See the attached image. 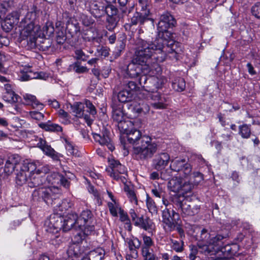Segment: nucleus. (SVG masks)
<instances>
[{
	"instance_id": "f257e3e1",
	"label": "nucleus",
	"mask_w": 260,
	"mask_h": 260,
	"mask_svg": "<svg viewBox=\"0 0 260 260\" xmlns=\"http://www.w3.org/2000/svg\"><path fill=\"white\" fill-rule=\"evenodd\" d=\"M50 170L48 165L42 166L38 160H24L16 177V183L22 185L27 183L31 188L36 187L43 184H51L52 186L38 188L33 191L32 196L34 200L42 199L47 204H52L53 200H56L59 193V182L61 181L62 175L55 172L51 173L46 177L43 175L48 173Z\"/></svg>"
},
{
	"instance_id": "f03ea898",
	"label": "nucleus",
	"mask_w": 260,
	"mask_h": 260,
	"mask_svg": "<svg viewBox=\"0 0 260 260\" xmlns=\"http://www.w3.org/2000/svg\"><path fill=\"white\" fill-rule=\"evenodd\" d=\"M162 41L158 39L149 43L141 39L136 41L135 58L127 66V74L131 78H137L141 74L153 76L161 72V68L158 63L167 58Z\"/></svg>"
},
{
	"instance_id": "7ed1b4c3",
	"label": "nucleus",
	"mask_w": 260,
	"mask_h": 260,
	"mask_svg": "<svg viewBox=\"0 0 260 260\" xmlns=\"http://www.w3.org/2000/svg\"><path fill=\"white\" fill-rule=\"evenodd\" d=\"M198 240V248L195 246L190 248L189 255L190 260H194L198 253L205 255L203 260H219L216 257L217 252L231 251L230 246L229 242H226V237L219 234H211L205 229L201 230Z\"/></svg>"
},
{
	"instance_id": "20e7f679",
	"label": "nucleus",
	"mask_w": 260,
	"mask_h": 260,
	"mask_svg": "<svg viewBox=\"0 0 260 260\" xmlns=\"http://www.w3.org/2000/svg\"><path fill=\"white\" fill-rule=\"evenodd\" d=\"M175 23V20L169 13L166 12L162 14L157 24V37L153 41L147 42L154 43L156 40L161 39L166 56L167 57L168 54H171L172 55L170 56L171 57L178 59V54L181 51L180 48V44L172 39L171 34L168 31V29L174 26Z\"/></svg>"
},
{
	"instance_id": "39448f33",
	"label": "nucleus",
	"mask_w": 260,
	"mask_h": 260,
	"mask_svg": "<svg viewBox=\"0 0 260 260\" xmlns=\"http://www.w3.org/2000/svg\"><path fill=\"white\" fill-rule=\"evenodd\" d=\"M140 145L134 147L133 156L137 160H145L151 158L157 149L156 143L146 135L141 138Z\"/></svg>"
},
{
	"instance_id": "423d86ee",
	"label": "nucleus",
	"mask_w": 260,
	"mask_h": 260,
	"mask_svg": "<svg viewBox=\"0 0 260 260\" xmlns=\"http://www.w3.org/2000/svg\"><path fill=\"white\" fill-rule=\"evenodd\" d=\"M92 216L91 212L88 210L83 211L80 217H78L75 213L69 214L64 218L63 229L65 231H69L73 226H75V228L78 227L79 229H81V228L84 229L89 226H94L91 225Z\"/></svg>"
},
{
	"instance_id": "0eeeda50",
	"label": "nucleus",
	"mask_w": 260,
	"mask_h": 260,
	"mask_svg": "<svg viewBox=\"0 0 260 260\" xmlns=\"http://www.w3.org/2000/svg\"><path fill=\"white\" fill-rule=\"evenodd\" d=\"M110 168L107 169L108 174L114 180L125 184L126 182V169L119 161L109 160Z\"/></svg>"
},
{
	"instance_id": "6e6552de",
	"label": "nucleus",
	"mask_w": 260,
	"mask_h": 260,
	"mask_svg": "<svg viewBox=\"0 0 260 260\" xmlns=\"http://www.w3.org/2000/svg\"><path fill=\"white\" fill-rule=\"evenodd\" d=\"M145 89L142 92L143 95H146L145 97L148 100H152L153 102L151 103L152 106L156 109H162L167 107V104L166 99L162 96L160 93L157 92L156 89L151 86H146Z\"/></svg>"
},
{
	"instance_id": "1a4fd4ad",
	"label": "nucleus",
	"mask_w": 260,
	"mask_h": 260,
	"mask_svg": "<svg viewBox=\"0 0 260 260\" xmlns=\"http://www.w3.org/2000/svg\"><path fill=\"white\" fill-rule=\"evenodd\" d=\"M187 178L177 175L172 178L168 182V188L174 192L181 191L182 193H186L192 189V185L187 182Z\"/></svg>"
},
{
	"instance_id": "9d476101",
	"label": "nucleus",
	"mask_w": 260,
	"mask_h": 260,
	"mask_svg": "<svg viewBox=\"0 0 260 260\" xmlns=\"http://www.w3.org/2000/svg\"><path fill=\"white\" fill-rule=\"evenodd\" d=\"M140 128H133L125 135L121 137V147L124 150L123 154L127 155L129 144H136L138 142L141 141V138L143 137L139 130Z\"/></svg>"
},
{
	"instance_id": "9b49d317",
	"label": "nucleus",
	"mask_w": 260,
	"mask_h": 260,
	"mask_svg": "<svg viewBox=\"0 0 260 260\" xmlns=\"http://www.w3.org/2000/svg\"><path fill=\"white\" fill-rule=\"evenodd\" d=\"M170 168L172 171L177 172V175H179L180 177H184V178H187L192 170L190 165L185 159L179 158L172 160Z\"/></svg>"
},
{
	"instance_id": "f8f14e48",
	"label": "nucleus",
	"mask_w": 260,
	"mask_h": 260,
	"mask_svg": "<svg viewBox=\"0 0 260 260\" xmlns=\"http://www.w3.org/2000/svg\"><path fill=\"white\" fill-rule=\"evenodd\" d=\"M171 208H165L162 212V222L165 224L164 228L167 231H172L175 228L176 223V217L178 218L179 215Z\"/></svg>"
},
{
	"instance_id": "ddd939ff",
	"label": "nucleus",
	"mask_w": 260,
	"mask_h": 260,
	"mask_svg": "<svg viewBox=\"0 0 260 260\" xmlns=\"http://www.w3.org/2000/svg\"><path fill=\"white\" fill-rule=\"evenodd\" d=\"M117 126L121 133L126 134L133 128H141L142 123L139 119L131 120L126 117L117 123Z\"/></svg>"
},
{
	"instance_id": "4468645a",
	"label": "nucleus",
	"mask_w": 260,
	"mask_h": 260,
	"mask_svg": "<svg viewBox=\"0 0 260 260\" xmlns=\"http://www.w3.org/2000/svg\"><path fill=\"white\" fill-rule=\"evenodd\" d=\"M37 141L38 142L37 146L42 150L45 154L51 157L53 159L58 160L60 157H63L61 154L56 152L44 139L39 138Z\"/></svg>"
},
{
	"instance_id": "2eb2a0df",
	"label": "nucleus",
	"mask_w": 260,
	"mask_h": 260,
	"mask_svg": "<svg viewBox=\"0 0 260 260\" xmlns=\"http://www.w3.org/2000/svg\"><path fill=\"white\" fill-rule=\"evenodd\" d=\"M24 27L23 31L27 37L29 38V41L32 43H35L38 36H42L39 33L40 26L36 24V23H28L25 24L21 25Z\"/></svg>"
},
{
	"instance_id": "dca6fc26",
	"label": "nucleus",
	"mask_w": 260,
	"mask_h": 260,
	"mask_svg": "<svg viewBox=\"0 0 260 260\" xmlns=\"http://www.w3.org/2000/svg\"><path fill=\"white\" fill-rule=\"evenodd\" d=\"M170 159V155L166 152L160 153L156 155L153 160L154 168L159 171L164 169L168 164Z\"/></svg>"
},
{
	"instance_id": "f3484780",
	"label": "nucleus",
	"mask_w": 260,
	"mask_h": 260,
	"mask_svg": "<svg viewBox=\"0 0 260 260\" xmlns=\"http://www.w3.org/2000/svg\"><path fill=\"white\" fill-rule=\"evenodd\" d=\"M81 231L77 232L72 239L73 243H77L80 245L82 241L85 239L86 237L92 234L94 232V226H89L84 228L79 229Z\"/></svg>"
},
{
	"instance_id": "a211bd4d",
	"label": "nucleus",
	"mask_w": 260,
	"mask_h": 260,
	"mask_svg": "<svg viewBox=\"0 0 260 260\" xmlns=\"http://www.w3.org/2000/svg\"><path fill=\"white\" fill-rule=\"evenodd\" d=\"M71 108L72 112L75 116L78 118L84 117L88 125L91 123V121L89 118L88 115L84 114L85 106L84 103H75L71 106Z\"/></svg>"
},
{
	"instance_id": "6ab92c4d",
	"label": "nucleus",
	"mask_w": 260,
	"mask_h": 260,
	"mask_svg": "<svg viewBox=\"0 0 260 260\" xmlns=\"http://www.w3.org/2000/svg\"><path fill=\"white\" fill-rule=\"evenodd\" d=\"M62 222V218H59V220H57L56 221L53 218L47 220L45 222V225L48 226L46 230L48 232L56 233L59 230L62 229L63 231L67 232V231H65L63 227L64 224V219L63 223Z\"/></svg>"
},
{
	"instance_id": "aec40b11",
	"label": "nucleus",
	"mask_w": 260,
	"mask_h": 260,
	"mask_svg": "<svg viewBox=\"0 0 260 260\" xmlns=\"http://www.w3.org/2000/svg\"><path fill=\"white\" fill-rule=\"evenodd\" d=\"M128 108L133 113L139 115L141 113L146 114L149 111V107L142 101L137 102L133 101L128 105Z\"/></svg>"
},
{
	"instance_id": "412c9836",
	"label": "nucleus",
	"mask_w": 260,
	"mask_h": 260,
	"mask_svg": "<svg viewBox=\"0 0 260 260\" xmlns=\"http://www.w3.org/2000/svg\"><path fill=\"white\" fill-rule=\"evenodd\" d=\"M5 91L3 93L2 99L6 102L15 103L18 102L20 96L12 90L11 86L9 84L5 85Z\"/></svg>"
},
{
	"instance_id": "4be33fe9",
	"label": "nucleus",
	"mask_w": 260,
	"mask_h": 260,
	"mask_svg": "<svg viewBox=\"0 0 260 260\" xmlns=\"http://www.w3.org/2000/svg\"><path fill=\"white\" fill-rule=\"evenodd\" d=\"M20 161V157L17 155L9 156L5 164L4 168L5 173L8 175L12 173L16 166L19 164Z\"/></svg>"
},
{
	"instance_id": "5701e85b",
	"label": "nucleus",
	"mask_w": 260,
	"mask_h": 260,
	"mask_svg": "<svg viewBox=\"0 0 260 260\" xmlns=\"http://www.w3.org/2000/svg\"><path fill=\"white\" fill-rule=\"evenodd\" d=\"M93 137L94 140L102 146H106L111 151L114 149V146L111 143L110 138L107 132L103 133L102 136L100 134L93 133Z\"/></svg>"
},
{
	"instance_id": "b1692460",
	"label": "nucleus",
	"mask_w": 260,
	"mask_h": 260,
	"mask_svg": "<svg viewBox=\"0 0 260 260\" xmlns=\"http://www.w3.org/2000/svg\"><path fill=\"white\" fill-rule=\"evenodd\" d=\"M48 75L44 72L33 73L22 72L19 75V80L22 81H28L32 79L47 80Z\"/></svg>"
},
{
	"instance_id": "393cba45",
	"label": "nucleus",
	"mask_w": 260,
	"mask_h": 260,
	"mask_svg": "<svg viewBox=\"0 0 260 260\" xmlns=\"http://www.w3.org/2000/svg\"><path fill=\"white\" fill-rule=\"evenodd\" d=\"M22 96L27 105L30 106L32 108L37 110H41L44 109V105L40 102L35 95L25 93Z\"/></svg>"
},
{
	"instance_id": "a878e982",
	"label": "nucleus",
	"mask_w": 260,
	"mask_h": 260,
	"mask_svg": "<svg viewBox=\"0 0 260 260\" xmlns=\"http://www.w3.org/2000/svg\"><path fill=\"white\" fill-rule=\"evenodd\" d=\"M105 255V250L101 247H97L90 251L83 257V260H102Z\"/></svg>"
},
{
	"instance_id": "bb28decb",
	"label": "nucleus",
	"mask_w": 260,
	"mask_h": 260,
	"mask_svg": "<svg viewBox=\"0 0 260 260\" xmlns=\"http://www.w3.org/2000/svg\"><path fill=\"white\" fill-rule=\"evenodd\" d=\"M85 252V249L81 247V245L72 243L67 250V254L69 257H78Z\"/></svg>"
},
{
	"instance_id": "cd10ccee",
	"label": "nucleus",
	"mask_w": 260,
	"mask_h": 260,
	"mask_svg": "<svg viewBox=\"0 0 260 260\" xmlns=\"http://www.w3.org/2000/svg\"><path fill=\"white\" fill-rule=\"evenodd\" d=\"M112 109V118L117 123L126 117L123 112V105L121 103L117 105H113Z\"/></svg>"
},
{
	"instance_id": "c85d7f7f",
	"label": "nucleus",
	"mask_w": 260,
	"mask_h": 260,
	"mask_svg": "<svg viewBox=\"0 0 260 260\" xmlns=\"http://www.w3.org/2000/svg\"><path fill=\"white\" fill-rule=\"evenodd\" d=\"M149 14V11H146L145 13L136 12L133 17L131 18V25H135L138 23L142 24L145 21L148 20V16Z\"/></svg>"
},
{
	"instance_id": "c756f323",
	"label": "nucleus",
	"mask_w": 260,
	"mask_h": 260,
	"mask_svg": "<svg viewBox=\"0 0 260 260\" xmlns=\"http://www.w3.org/2000/svg\"><path fill=\"white\" fill-rule=\"evenodd\" d=\"M179 207L180 208L181 213L183 216H193L198 212L199 209L197 207L191 208V206L186 202H179Z\"/></svg>"
},
{
	"instance_id": "7c9ffc66",
	"label": "nucleus",
	"mask_w": 260,
	"mask_h": 260,
	"mask_svg": "<svg viewBox=\"0 0 260 260\" xmlns=\"http://www.w3.org/2000/svg\"><path fill=\"white\" fill-rule=\"evenodd\" d=\"M40 127L45 129L46 131L51 132H62V128L59 124L52 123L48 121L47 122H41L39 124Z\"/></svg>"
},
{
	"instance_id": "2f4dec72",
	"label": "nucleus",
	"mask_w": 260,
	"mask_h": 260,
	"mask_svg": "<svg viewBox=\"0 0 260 260\" xmlns=\"http://www.w3.org/2000/svg\"><path fill=\"white\" fill-rule=\"evenodd\" d=\"M162 71L159 74L152 76L150 80L152 81V86L154 88L158 89L161 88L167 82V79L164 76H160Z\"/></svg>"
},
{
	"instance_id": "473e14b6",
	"label": "nucleus",
	"mask_w": 260,
	"mask_h": 260,
	"mask_svg": "<svg viewBox=\"0 0 260 260\" xmlns=\"http://www.w3.org/2000/svg\"><path fill=\"white\" fill-rule=\"evenodd\" d=\"M125 243L128 245L129 250L132 254L137 255V251L136 249L139 248L141 246L140 241L137 238H126L125 240Z\"/></svg>"
},
{
	"instance_id": "72a5a7b5",
	"label": "nucleus",
	"mask_w": 260,
	"mask_h": 260,
	"mask_svg": "<svg viewBox=\"0 0 260 260\" xmlns=\"http://www.w3.org/2000/svg\"><path fill=\"white\" fill-rule=\"evenodd\" d=\"M142 244L141 246V250L148 249H153L155 246V243L152 239L146 235L142 234Z\"/></svg>"
},
{
	"instance_id": "f704fd0d",
	"label": "nucleus",
	"mask_w": 260,
	"mask_h": 260,
	"mask_svg": "<svg viewBox=\"0 0 260 260\" xmlns=\"http://www.w3.org/2000/svg\"><path fill=\"white\" fill-rule=\"evenodd\" d=\"M203 179V175L199 172H195L193 173L190 172V175L188 176L187 182L191 183L192 185V188L194 185H197Z\"/></svg>"
},
{
	"instance_id": "c9c22d12",
	"label": "nucleus",
	"mask_w": 260,
	"mask_h": 260,
	"mask_svg": "<svg viewBox=\"0 0 260 260\" xmlns=\"http://www.w3.org/2000/svg\"><path fill=\"white\" fill-rule=\"evenodd\" d=\"M133 96L131 91H128L127 89L124 88L118 93L117 98L120 102L125 103L130 101Z\"/></svg>"
},
{
	"instance_id": "e433bc0d",
	"label": "nucleus",
	"mask_w": 260,
	"mask_h": 260,
	"mask_svg": "<svg viewBox=\"0 0 260 260\" xmlns=\"http://www.w3.org/2000/svg\"><path fill=\"white\" fill-rule=\"evenodd\" d=\"M54 31V29L52 25L50 23H47L42 30L39 29L38 34H42V36L40 35V36H38V38H43L46 36L50 37L53 34Z\"/></svg>"
},
{
	"instance_id": "4c0bfd02",
	"label": "nucleus",
	"mask_w": 260,
	"mask_h": 260,
	"mask_svg": "<svg viewBox=\"0 0 260 260\" xmlns=\"http://www.w3.org/2000/svg\"><path fill=\"white\" fill-rule=\"evenodd\" d=\"M108 206L110 213L114 217L117 216L118 214L122 210L117 201L109 202L108 203Z\"/></svg>"
},
{
	"instance_id": "58836bf2",
	"label": "nucleus",
	"mask_w": 260,
	"mask_h": 260,
	"mask_svg": "<svg viewBox=\"0 0 260 260\" xmlns=\"http://www.w3.org/2000/svg\"><path fill=\"white\" fill-rule=\"evenodd\" d=\"M37 12L35 9L27 13L25 18L20 22L21 25L28 23H36Z\"/></svg>"
},
{
	"instance_id": "ea45409f",
	"label": "nucleus",
	"mask_w": 260,
	"mask_h": 260,
	"mask_svg": "<svg viewBox=\"0 0 260 260\" xmlns=\"http://www.w3.org/2000/svg\"><path fill=\"white\" fill-rule=\"evenodd\" d=\"M59 117V121L66 125L69 124L71 123L70 115L62 109H59L57 112Z\"/></svg>"
},
{
	"instance_id": "a19ab883",
	"label": "nucleus",
	"mask_w": 260,
	"mask_h": 260,
	"mask_svg": "<svg viewBox=\"0 0 260 260\" xmlns=\"http://www.w3.org/2000/svg\"><path fill=\"white\" fill-rule=\"evenodd\" d=\"M172 87L177 91H182L185 88L184 80L181 78H178L172 81Z\"/></svg>"
},
{
	"instance_id": "79ce46f5",
	"label": "nucleus",
	"mask_w": 260,
	"mask_h": 260,
	"mask_svg": "<svg viewBox=\"0 0 260 260\" xmlns=\"http://www.w3.org/2000/svg\"><path fill=\"white\" fill-rule=\"evenodd\" d=\"M124 190L126 192L129 201L134 204L137 205L138 200L135 191L131 189L127 185L124 186Z\"/></svg>"
},
{
	"instance_id": "37998d69",
	"label": "nucleus",
	"mask_w": 260,
	"mask_h": 260,
	"mask_svg": "<svg viewBox=\"0 0 260 260\" xmlns=\"http://www.w3.org/2000/svg\"><path fill=\"white\" fill-rule=\"evenodd\" d=\"M65 143L64 146L67 151V154L68 155H74V156H78V150L75 148L74 145L72 143L69 142L68 140H64Z\"/></svg>"
},
{
	"instance_id": "c03bdc74",
	"label": "nucleus",
	"mask_w": 260,
	"mask_h": 260,
	"mask_svg": "<svg viewBox=\"0 0 260 260\" xmlns=\"http://www.w3.org/2000/svg\"><path fill=\"white\" fill-rule=\"evenodd\" d=\"M143 260H157L158 258L154 252V249L141 250Z\"/></svg>"
},
{
	"instance_id": "a18cd8bd",
	"label": "nucleus",
	"mask_w": 260,
	"mask_h": 260,
	"mask_svg": "<svg viewBox=\"0 0 260 260\" xmlns=\"http://www.w3.org/2000/svg\"><path fill=\"white\" fill-rule=\"evenodd\" d=\"M239 133L244 139H248L251 135L250 126L247 124H243L239 126Z\"/></svg>"
},
{
	"instance_id": "49530a36",
	"label": "nucleus",
	"mask_w": 260,
	"mask_h": 260,
	"mask_svg": "<svg viewBox=\"0 0 260 260\" xmlns=\"http://www.w3.org/2000/svg\"><path fill=\"white\" fill-rule=\"evenodd\" d=\"M152 77V75L151 76L149 74H141L139 76V82L141 85H143L144 87L146 88V86H152L149 85V83L152 84V81L150 80V78Z\"/></svg>"
},
{
	"instance_id": "de8ad7c7",
	"label": "nucleus",
	"mask_w": 260,
	"mask_h": 260,
	"mask_svg": "<svg viewBox=\"0 0 260 260\" xmlns=\"http://www.w3.org/2000/svg\"><path fill=\"white\" fill-rule=\"evenodd\" d=\"M20 13L17 11H13L7 16L8 20L10 21V25L12 26L13 25L17 24L19 20Z\"/></svg>"
},
{
	"instance_id": "09e8293b",
	"label": "nucleus",
	"mask_w": 260,
	"mask_h": 260,
	"mask_svg": "<svg viewBox=\"0 0 260 260\" xmlns=\"http://www.w3.org/2000/svg\"><path fill=\"white\" fill-rule=\"evenodd\" d=\"M119 214L120 215V220L122 222H124L125 224V228L128 231H131L132 225L131 224L130 219H129L127 213L122 210Z\"/></svg>"
},
{
	"instance_id": "8fccbe9b",
	"label": "nucleus",
	"mask_w": 260,
	"mask_h": 260,
	"mask_svg": "<svg viewBox=\"0 0 260 260\" xmlns=\"http://www.w3.org/2000/svg\"><path fill=\"white\" fill-rule=\"evenodd\" d=\"M104 11L105 12L104 15L107 14L109 17L116 15L117 13V9L115 6L105 3Z\"/></svg>"
},
{
	"instance_id": "3c124183",
	"label": "nucleus",
	"mask_w": 260,
	"mask_h": 260,
	"mask_svg": "<svg viewBox=\"0 0 260 260\" xmlns=\"http://www.w3.org/2000/svg\"><path fill=\"white\" fill-rule=\"evenodd\" d=\"M171 248L177 252H180L183 250L184 243L182 241H177L171 239Z\"/></svg>"
},
{
	"instance_id": "603ef678",
	"label": "nucleus",
	"mask_w": 260,
	"mask_h": 260,
	"mask_svg": "<svg viewBox=\"0 0 260 260\" xmlns=\"http://www.w3.org/2000/svg\"><path fill=\"white\" fill-rule=\"evenodd\" d=\"M146 206L149 211L152 214H155L157 213V207L154 201L147 196L146 199Z\"/></svg>"
},
{
	"instance_id": "864d4df0",
	"label": "nucleus",
	"mask_w": 260,
	"mask_h": 260,
	"mask_svg": "<svg viewBox=\"0 0 260 260\" xmlns=\"http://www.w3.org/2000/svg\"><path fill=\"white\" fill-rule=\"evenodd\" d=\"M71 67H72L73 70L78 74L84 73L88 71V69L86 67L81 66L79 62H75Z\"/></svg>"
},
{
	"instance_id": "5fc2aeb1",
	"label": "nucleus",
	"mask_w": 260,
	"mask_h": 260,
	"mask_svg": "<svg viewBox=\"0 0 260 260\" xmlns=\"http://www.w3.org/2000/svg\"><path fill=\"white\" fill-rule=\"evenodd\" d=\"M95 54L97 56L107 57L109 54V48L107 47L99 46Z\"/></svg>"
},
{
	"instance_id": "6e6d98bb",
	"label": "nucleus",
	"mask_w": 260,
	"mask_h": 260,
	"mask_svg": "<svg viewBox=\"0 0 260 260\" xmlns=\"http://www.w3.org/2000/svg\"><path fill=\"white\" fill-rule=\"evenodd\" d=\"M148 6V0H138V3L137 4V9L145 13L146 11H149L147 9Z\"/></svg>"
},
{
	"instance_id": "4d7b16f0",
	"label": "nucleus",
	"mask_w": 260,
	"mask_h": 260,
	"mask_svg": "<svg viewBox=\"0 0 260 260\" xmlns=\"http://www.w3.org/2000/svg\"><path fill=\"white\" fill-rule=\"evenodd\" d=\"M84 106H86L87 108V112H88L90 114L94 116L96 114V110L94 107V106L92 104V103L89 100H86L84 102Z\"/></svg>"
},
{
	"instance_id": "13d9d810",
	"label": "nucleus",
	"mask_w": 260,
	"mask_h": 260,
	"mask_svg": "<svg viewBox=\"0 0 260 260\" xmlns=\"http://www.w3.org/2000/svg\"><path fill=\"white\" fill-rule=\"evenodd\" d=\"M153 224L152 221L149 218H146L143 219L140 228L145 231H148L152 229Z\"/></svg>"
},
{
	"instance_id": "bf43d9fd",
	"label": "nucleus",
	"mask_w": 260,
	"mask_h": 260,
	"mask_svg": "<svg viewBox=\"0 0 260 260\" xmlns=\"http://www.w3.org/2000/svg\"><path fill=\"white\" fill-rule=\"evenodd\" d=\"M75 58L77 60L85 61L88 58V56L81 49H77L75 51Z\"/></svg>"
},
{
	"instance_id": "052dcab7",
	"label": "nucleus",
	"mask_w": 260,
	"mask_h": 260,
	"mask_svg": "<svg viewBox=\"0 0 260 260\" xmlns=\"http://www.w3.org/2000/svg\"><path fill=\"white\" fill-rule=\"evenodd\" d=\"M29 115L32 119L39 121L43 120L44 118V114L37 111H30Z\"/></svg>"
},
{
	"instance_id": "680f3d73",
	"label": "nucleus",
	"mask_w": 260,
	"mask_h": 260,
	"mask_svg": "<svg viewBox=\"0 0 260 260\" xmlns=\"http://www.w3.org/2000/svg\"><path fill=\"white\" fill-rule=\"evenodd\" d=\"M251 12L255 17L260 18V2L256 3L252 6Z\"/></svg>"
},
{
	"instance_id": "e2e57ef3",
	"label": "nucleus",
	"mask_w": 260,
	"mask_h": 260,
	"mask_svg": "<svg viewBox=\"0 0 260 260\" xmlns=\"http://www.w3.org/2000/svg\"><path fill=\"white\" fill-rule=\"evenodd\" d=\"M138 86L135 82L129 81L125 87V89H127L128 91H131L132 94L134 95L135 90H137Z\"/></svg>"
},
{
	"instance_id": "0e129e2a",
	"label": "nucleus",
	"mask_w": 260,
	"mask_h": 260,
	"mask_svg": "<svg viewBox=\"0 0 260 260\" xmlns=\"http://www.w3.org/2000/svg\"><path fill=\"white\" fill-rule=\"evenodd\" d=\"M66 39V37L63 31L58 32L57 35V42L59 44H62Z\"/></svg>"
},
{
	"instance_id": "69168bd1",
	"label": "nucleus",
	"mask_w": 260,
	"mask_h": 260,
	"mask_svg": "<svg viewBox=\"0 0 260 260\" xmlns=\"http://www.w3.org/2000/svg\"><path fill=\"white\" fill-rule=\"evenodd\" d=\"M88 190L90 193H92L93 194L95 198L99 202L100 200V195L97 190L94 189V187L92 185H89Z\"/></svg>"
},
{
	"instance_id": "338daca9",
	"label": "nucleus",
	"mask_w": 260,
	"mask_h": 260,
	"mask_svg": "<svg viewBox=\"0 0 260 260\" xmlns=\"http://www.w3.org/2000/svg\"><path fill=\"white\" fill-rule=\"evenodd\" d=\"M211 145L212 146H215V148L216 149L218 152H220L222 148L221 143L217 141H212L211 142Z\"/></svg>"
},
{
	"instance_id": "774afa93",
	"label": "nucleus",
	"mask_w": 260,
	"mask_h": 260,
	"mask_svg": "<svg viewBox=\"0 0 260 260\" xmlns=\"http://www.w3.org/2000/svg\"><path fill=\"white\" fill-rule=\"evenodd\" d=\"M48 103L50 106L55 109L59 108V104L56 100H48Z\"/></svg>"
}]
</instances>
